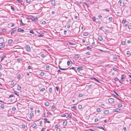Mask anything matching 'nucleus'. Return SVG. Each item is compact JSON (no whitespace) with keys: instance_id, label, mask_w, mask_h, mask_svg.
Masks as SVG:
<instances>
[{"instance_id":"nucleus-1","label":"nucleus","mask_w":131,"mask_h":131,"mask_svg":"<svg viewBox=\"0 0 131 131\" xmlns=\"http://www.w3.org/2000/svg\"><path fill=\"white\" fill-rule=\"evenodd\" d=\"M26 50L28 52H30V46L28 45H27L26 47Z\"/></svg>"},{"instance_id":"nucleus-2","label":"nucleus","mask_w":131,"mask_h":131,"mask_svg":"<svg viewBox=\"0 0 131 131\" xmlns=\"http://www.w3.org/2000/svg\"><path fill=\"white\" fill-rule=\"evenodd\" d=\"M108 101L110 103H112L114 102V99L113 98H110L108 99Z\"/></svg>"},{"instance_id":"nucleus-3","label":"nucleus","mask_w":131,"mask_h":131,"mask_svg":"<svg viewBox=\"0 0 131 131\" xmlns=\"http://www.w3.org/2000/svg\"><path fill=\"white\" fill-rule=\"evenodd\" d=\"M31 19L32 20L34 21H37L38 20V18L37 17L35 18L34 17H32L31 18Z\"/></svg>"},{"instance_id":"nucleus-4","label":"nucleus","mask_w":131,"mask_h":131,"mask_svg":"<svg viewBox=\"0 0 131 131\" xmlns=\"http://www.w3.org/2000/svg\"><path fill=\"white\" fill-rule=\"evenodd\" d=\"M120 3V5L121 6H124V3L123 1H120L119 2Z\"/></svg>"},{"instance_id":"nucleus-5","label":"nucleus","mask_w":131,"mask_h":131,"mask_svg":"<svg viewBox=\"0 0 131 131\" xmlns=\"http://www.w3.org/2000/svg\"><path fill=\"white\" fill-rule=\"evenodd\" d=\"M83 67L82 66H81L80 67H79L78 68L77 70L78 71H80L82 70Z\"/></svg>"},{"instance_id":"nucleus-6","label":"nucleus","mask_w":131,"mask_h":131,"mask_svg":"<svg viewBox=\"0 0 131 131\" xmlns=\"http://www.w3.org/2000/svg\"><path fill=\"white\" fill-rule=\"evenodd\" d=\"M24 30L23 29H21L20 28H18L17 30V31L18 32H23Z\"/></svg>"},{"instance_id":"nucleus-7","label":"nucleus","mask_w":131,"mask_h":131,"mask_svg":"<svg viewBox=\"0 0 131 131\" xmlns=\"http://www.w3.org/2000/svg\"><path fill=\"white\" fill-rule=\"evenodd\" d=\"M98 39L99 41H101L103 40V38L101 36H99L98 37Z\"/></svg>"},{"instance_id":"nucleus-8","label":"nucleus","mask_w":131,"mask_h":131,"mask_svg":"<svg viewBox=\"0 0 131 131\" xmlns=\"http://www.w3.org/2000/svg\"><path fill=\"white\" fill-rule=\"evenodd\" d=\"M17 89L18 90H20L21 89V87L20 85H17Z\"/></svg>"},{"instance_id":"nucleus-9","label":"nucleus","mask_w":131,"mask_h":131,"mask_svg":"<svg viewBox=\"0 0 131 131\" xmlns=\"http://www.w3.org/2000/svg\"><path fill=\"white\" fill-rule=\"evenodd\" d=\"M109 113L108 110H105L104 112V113L105 114H107Z\"/></svg>"},{"instance_id":"nucleus-10","label":"nucleus","mask_w":131,"mask_h":131,"mask_svg":"<svg viewBox=\"0 0 131 131\" xmlns=\"http://www.w3.org/2000/svg\"><path fill=\"white\" fill-rule=\"evenodd\" d=\"M36 126V123H33L31 126V127L33 128H34Z\"/></svg>"},{"instance_id":"nucleus-11","label":"nucleus","mask_w":131,"mask_h":131,"mask_svg":"<svg viewBox=\"0 0 131 131\" xmlns=\"http://www.w3.org/2000/svg\"><path fill=\"white\" fill-rule=\"evenodd\" d=\"M120 110L119 109L117 108L115 109L114 110V111L115 112H119L120 111Z\"/></svg>"},{"instance_id":"nucleus-12","label":"nucleus","mask_w":131,"mask_h":131,"mask_svg":"<svg viewBox=\"0 0 131 131\" xmlns=\"http://www.w3.org/2000/svg\"><path fill=\"white\" fill-rule=\"evenodd\" d=\"M16 30V29H13L12 30V31L11 32L10 34H13L14 33Z\"/></svg>"},{"instance_id":"nucleus-13","label":"nucleus","mask_w":131,"mask_h":131,"mask_svg":"<svg viewBox=\"0 0 131 131\" xmlns=\"http://www.w3.org/2000/svg\"><path fill=\"white\" fill-rule=\"evenodd\" d=\"M49 102H46L45 103V105L46 106H48L49 105Z\"/></svg>"},{"instance_id":"nucleus-14","label":"nucleus","mask_w":131,"mask_h":131,"mask_svg":"<svg viewBox=\"0 0 131 131\" xmlns=\"http://www.w3.org/2000/svg\"><path fill=\"white\" fill-rule=\"evenodd\" d=\"M51 3L52 4L54 5L55 4V1L54 0H52L51 1Z\"/></svg>"},{"instance_id":"nucleus-15","label":"nucleus","mask_w":131,"mask_h":131,"mask_svg":"<svg viewBox=\"0 0 131 131\" xmlns=\"http://www.w3.org/2000/svg\"><path fill=\"white\" fill-rule=\"evenodd\" d=\"M91 79H93L94 80L96 81H97L98 82H99V81L98 80H97V79H96L95 78H91Z\"/></svg>"},{"instance_id":"nucleus-16","label":"nucleus","mask_w":131,"mask_h":131,"mask_svg":"<svg viewBox=\"0 0 131 131\" xmlns=\"http://www.w3.org/2000/svg\"><path fill=\"white\" fill-rule=\"evenodd\" d=\"M125 75H122L121 78V80L124 79L125 78Z\"/></svg>"},{"instance_id":"nucleus-17","label":"nucleus","mask_w":131,"mask_h":131,"mask_svg":"<svg viewBox=\"0 0 131 131\" xmlns=\"http://www.w3.org/2000/svg\"><path fill=\"white\" fill-rule=\"evenodd\" d=\"M6 57V56L5 55H3L2 57L1 61H2L3 60H4V58Z\"/></svg>"},{"instance_id":"nucleus-18","label":"nucleus","mask_w":131,"mask_h":131,"mask_svg":"<svg viewBox=\"0 0 131 131\" xmlns=\"http://www.w3.org/2000/svg\"><path fill=\"white\" fill-rule=\"evenodd\" d=\"M97 127L99 129H102L103 130H105L104 128L102 126H97Z\"/></svg>"},{"instance_id":"nucleus-19","label":"nucleus","mask_w":131,"mask_h":131,"mask_svg":"<svg viewBox=\"0 0 131 131\" xmlns=\"http://www.w3.org/2000/svg\"><path fill=\"white\" fill-rule=\"evenodd\" d=\"M75 58L76 59H78L79 58V55L78 54H76L75 55Z\"/></svg>"},{"instance_id":"nucleus-20","label":"nucleus","mask_w":131,"mask_h":131,"mask_svg":"<svg viewBox=\"0 0 131 131\" xmlns=\"http://www.w3.org/2000/svg\"><path fill=\"white\" fill-rule=\"evenodd\" d=\"M88 33L87 32H84L83 33V35L85 36H86L88 35Z\"/></svg>"},{"instance_id":"nucleus-21","label":"nucleus","mask_w":131,"mask_h":131,"mask_svg":"<svg viewBox=\"0 0 131 131\" xmlns=\"http://www.w3.org/2000/svg\"><path fill=\"white\" fill-rule=\"evenodd\" d=\"M44 72H41L40 73V75L41 76H43L44 75Z\"/></svg>"},{"instance_id":"nucleus-22","label":"nucleus","mask_w":131,"mask_h":131,"mask_svg":"<svg viewBox=\"0 0 131 131\" xmlns=\"http://www.w3.org/2000/svg\"><path fill=\"white\" fill-rule=\"evenodd\" d=\"M13 40L12 39H9L8 41V42L9 43H10L12 42Z\"/></svg>"},{"instance_id":"nucleus-23","label":"nucleus","mask_w":131,"mask_h":131,"mask_svg":"<svg viewBox=\"0 0 131 131\" xmlns=\"http://www.w3.org/2000/svg\"><path fill=\"white\" fill-rule=\"evenodd\" d=\"M114 80L116 81L119 80L118 79L117 77L115 78L114 79Z\"/></svg>"},{"instance_id":"nucleus-24","label":"nucleus","mask_w":131,"mask_h":131,"mask_svg":"<svg viewBox=\"0 0 131 131\" xmlns=\"http://www.w3.org/2000/svg\"><path fill=\"white\" fill-rule=\"evenodd\" d=\"M30 115L31 116H33L34 115V114L33 113H30ZM32 118L31 117H30V119H31V118Z\"/></svg>"},{"instance_id":"nucleus-25","label":"nucleus","mask_w":131,"mask_h":131,"mask_svg":"<svg viewBox=\"0 0 131 131\" xmlns=\"http://www.w3.org/2000/svg\"><path fill=\"white\" fill-rule=\"evenodd\" d=\"M46 70H48L49 69V66L48 65H47L46 66Z\"/></svg>"},{"instance_id":"nucleus-26","label":"nucleus","mask_w":131,"mask_h":131,"mask_svg":"<svg viewBox=\"0 0 131 131\" xmlns=\"http://www.w3.org/2000/svg\"><path fill=\"white\" fill-rule=\"evenodd\" d=\"M68 117H69L70 118H71V115L70 114L68 115L66 117V118H67Z\"/></svg>"},{"instance_id":"nucleus-27","label":"nucleus","mask_w":131,"mask_h":131,"mask_svg":"<svg viewBox=\"0 0 131 131\" xmlns=\"http://www.w3.org/2000/svg\"><path fill=\"white\" fill-rule=\"evenodd\" d=\"M1 107L2 108H4V104H2L1 105Z\"/></svg>"},{"instance_id":"nucleus-28","label":"nucleus","mask_w":131,"mask_h":131,"mask_svg":"<svg viewBox=\"0 0 131 131\" xmlns=\"http://www.w3.org/2000/svg\"><path fill=\"white\" fill-rule=\"evenodd\" d=\"M49 92L51 93L52 92V90L51 88H49Z\"/></svg>"},{"instance_id":"nucleus-29","label":"nucleus","mask_w":131,"mask_h":131,"mask_svg":"<svg viewBox=\"0 0 131 131\" xmlns=\"http://www.w3.org/2000/svg\"><path fill=\"white\" fill-rule=\"evenodd\" d=\"M122 106V105L121 104H119L118 105V107H121Z\"/></svg>"},{"instance_id":"nucleus-30","label":"nucleus","mask_w":131,"mask_h":131,"mask_svg":"<svg viewBox=\"0 0 131 131\" xmlns=\"http://www.w3.org/2000/svg\"><path fill=\"white\" fill-rule=\"evenodd\" d=\"M78 108L79 109H81L82 108V106L81 105H79L78 106Z\"/></svg>"},{"instance_id":"nucleus-31","label":"nucleus","mask_w":131,"mask_h":131,"mask_svg":"<svg viewBox=\"0 0 131 131\" xmlns=\"http://www.w3.org/2000/svg\"><path fill=\"white\" fill-rule=\"evenodd\" d=\"M45 90V89L44 88H42L40 90L41 91H43Z\"/></svg>"},{"instance_id":"nucleus-32","label":"nucleus","mask_w":131,"mask_h":131,"mask_svg":"<svg viewBox=\"0 0 131 131\" xmlns=\"http://www.w3.org/2000/svg\"><path fill=\"white\" fill-rule=\"evenodd\" d=\"M68 43H69V45H74V43H73L71 42H69Z\"/></svg>"},{"instance_id":"nucleus-33","label":"nucleus","mask_w":131,"mask_h":131,"mask_svg":"<svg viewBox=\"0 0 131 131\" xmlns=\"http://www.w3.org/2000/svg\"><path fill=\"white\" fill-rule=\"evenodd\" d=\"M5 45L3 44H2L1 46V47H2V48H4L5 47Z\"/></svg>"},{"instance_id":"nucleus-34","label":"nucleus","mask_w":131,"mask_h":131,"mask_svg":"<svg viewBox=\"0 0 131 131\" xmlns=\"http://www.w3.org/2000/svg\"><path fill=\"white\" fill-rule=\"evenodd\" d=\"M29 32L30 33L32 34H34V32L32 30H30Z\"/></svg>"},{"instance_id":"nucleus-35","label":"nucleus","mask_w":131,"mask_h":131,"mask_svg":"<svg viewBox=\"0 0 131 131\" xmlns=\"http://www.w3.org/2000/svg\"><path fill=\"white\" fill-rule=\"evenodd\" d=\"M0 41H2L3 42L4 41V39L3 38H1L0 39Z\"/></svg>"},{"instance_id":"nucleus-36","label":"nucleus","mask_w":131,"mask_h":131,"mask_svg":"<svg viewBox=\"0 0 131 131\" xmlns=\"http://www.w3.org/2000/svg\"><path fill=\"white\" fill-rule=\"evenodd\" d=\"M20 77V74H19L17 76V78L18 79H19Z\"/></svg>"},{"instance_id":"nucleus-37","label":"nucleus","mask_w":131,"mask_h":131,"mask_svg":"<svg viewBox=\"0 0 131 131\" xmlns=\"http://www.w3.org/2000/svg\"><path fill=\"white\" fill-rule=\"evenodd\" d=\"M100 108H98L97 109V111L98 112H100Z\"/></svg>"},{"instance_id":"nucleus-38","label":"nucleus","mask_w":131,"mask_h":131,"mask_svg":"<svg viewBox=\"0 0 131 131\" xmlns=\"http://www.w3.org/2000/svg\"><path fill=\"white\" fill-rule=\"evenodd\" d=\"M20 21H21V24H22V25L23 26H24V25H25V24H24V23H23V22H22V20L21 19V20H20Z\"/></svg>"},{"instance_id":"nucleus-39","label":"nucleus","mask_w":131,"mask_h":131,"mask_svg":"<svg viewBox=\"0 0 131 131\" xmlns=\"http://www.w3.org/2000/svg\"><path fill=\"white\" fill-rule=\"evenodd\" d=\"M59 68L61 70H66V68H60V67H59Z\"/></svg>"},{"instance_id":"nucleus-40","label":"nucleus","mask_w":131,"mask_h":131,"mask_svg":"<svg viewBox=\"0 0 131 131\" xmlns=\"http://www.w3.org/2000/svg\"><path fill=\"white\" fill-rule=\"evenodd\" d=\"M82 94H79V97H82Z\"/></svg>"},{"instance_id":"nucleus-41","label":"nucleus","mask_w":131,"mask_h":131,"mask_svg":"<svg viewBox=\"0 0 131 131\" xmlns=\"http://www.w3.org/2000/svg\"><path fill=\"white\" fill-rule=\"evenodd\" d=\"M70 64V62L69 61H68L67 62V65L69 66Z\"/></svg>"},{"instance_id":"nucleus-42","label":"nucleus","mask_w":131,"mask_h":131,"mask_svg":"<svg viewBox=\"0 0 131 131\" xmlns=\"http://www.w3.org/2000/svg\"><path fill=\"white\" fill-rule=\"evenodd\" d=\"M112 17H110L109 18V20L110 21H111L112 20Z\"/></svg>"},{"instance_id":"nucleus-43","label":"nucleus","mask_w":131,"mask_h":131,"mask_svg":"<svg viewBox=\"0 0 131 131\" xmlns=\"http://www.w3.org/2000/svg\"><path fill=\"white\" fill-rule=\"evenodd\" d=\"M41 57L42 58H44L45 57V54H42L41 55Z\"/></svg>"},{"instance_id":"nucleus-44","label":"nucleus","mask_w":131,"mask_h":131,"mask_svg":"<svg viewBox=\"0 0 131 131\" xmlns=\"http://www.w3.org/2000/svg\"><path fill=\"white\" fill-rule=\"evenodd\" d=\"M44 119L48 123H49V122L48 121H47V118H44Z\"/></svg>"},{"instance_id":"nucleus-45","label":"nucleus","mask_w":131,"mask_h":131,"mask_svg":"<svg viewBox=\"0 0 131 131\" xmlns=\"http://www.w3.org/2000/svg\"><path fill=\"white\" fill-rule=\"evenodd\" d=\"M98 121V119L97 118H96L95 119V122H96Z\"/></svg>"},{"instance_id":"nucleus-46","label":"nucleus","mask_w":131,"mask_h":131,"mask_svg":"<svg viewBox=\"0 0 131 131\" xmlns=\"http://www.w3.org/2000/svg\"><path fill=\"white\" fill-rule=\"evenodd\" d=\"M31 1V0H26V2L27 3H28Z\"/></svg>"},{"instance_id":"nucleus-47","label":"nucleus","mask_w":131,"mask_h":131,"mask_svg":"<svg viewBox=\"0 0 131 131\" xmlns=\"http://www.w3.org/2000/svg\"><path fill=\"white\" fill-rule=\"evenodd\" d=\"M25 127V126L24 125H22V127L23 128H24Z\"/></svg>"},{"instance_id":"nucleus-48","label":"nucleus","mask_w":131,"mask_h":131,"mask_svg":"<svg viewBox=\"0 0 131 131\" xmlns=\"http://www.w3.org/2000/svg\"><path fill=\"white\" fill-rule=\"evenodd\" d=\"M55 88H56V90H57V91H58V90H59V88H58V87H57V86H56L55 87Z\"/></svg>"},{"instance_id":"nucleus-49","label":"nucleus","mask_w":131,"mask_h":131,"mask_svg":"<svg viewBox=\"0 0 131 131\" xmlns=\"http://www.w3.org/2000/svg\"><path fill=\"white\" fill-rule=\"evenodd\" d=\"M71 108H73L75 110L76 109V106H73V107H72Z\"/></svg>"},{"instance_id":"nucleus-50","label":"nucleus","mask_w":131,"mask_h":131,"mask_svg":"<svg viewBox=\"0 0 131 131\" xmlns=\"http://www.w3.org/2000/svg\"><path fill=\"white\" fill-rule=\"evenodd\" d=\"M12 110L13 111H14L16 110V108L15 107H13L12 108Z\"/></svg>"},{"instance_id":"nucleus-51","label":"nucleus","mask_w":131,"mask_h":131,"mask_svg":"<svg viewBox=\"0 0 131 131\" xmlns=\"http://www.w3.org/2000/svg\"><path fill=\"white\" fill-rule=\"evenodd\" d=\"M126 20H125L123 19L122 21V23L123 24H124Z\"/></svg>"},{"instance_id":"nucleus-52","label":"nucleus","mask_w":131,"mask_h":131,"mask_svg":"<svg viewBox=\"0 0 131 131\" xmlns=\"http://www.w3.org/2000/svg\"><path fill=\"white\" fill-rule=\"evenodd\" d=\"M130 52L129 51H127V55H129L130 54Z\"/></svg>"},{"instance_id":"nucleus-53","label":"nucleus","mask_w":131,"mask_h":131,"mask_svg":"<svg viewBox=\"0 0 131 131\" xmlns=\"http://www.w3.org/2000/svg\"><path fill=\"white\" fill-rule=\"evenodd\" d=\"M66 116V115H65V114H63L61 115V116L63 117H65Z\"/></svg>"},{"instance_id":"nucleus-54","label":"nucleus","mask_w":131,"mask_h":131,"mask_svg":"<svg viewBox=\"0 0 131 131\" xmlns=\"http://www.w3.org/2000/svg\"><path fill=\"white\" fill-rule=\"evenodd\" d=\"M93 20V21H95V17H93L92 18Z\"/></svg>"},{"instance_id":"nucleus-55","label":"nucleus","mask_w":131,"mask_h":131,"mask_svg":"<svg viewBox=\"0 0 131 131\" xmlns=\"http://www.w3.org/2000/svg\"><path fill=\"white\" fill-rule=\"evenodd\" d=\"M122 43L123 45H124L125 44V41H123L122 42Z\"/></svg>"},{"instance_id":"nucleus-56","label":"nucleus","mask_w":131,"mask_h":131,"mask_svg":"<svg viewBox=\"0 0 131 131\" xmlns=\"http://www.w3.org/2000/svg\"><path fill=\"white\" fill-rule=\"evenodd\" d=\"M14 82H12L10 83L11 85H13L14 84Z\"/></svg>"},{"instance_id":"nucleus-57","label":"nucleus","mask_w":131,"mask_h":131,"mask_svg":"<svg viewBox=\"0 0 131 131\" xmlns=\"http://www.w3.org/2000/svg\"><path fill=\"white\" fill-rule=\"evenodd\" d=\"M14 96V95L13 94H11L9 95V97H13Z\"/></svg>"},{"instance_id":"nucleus-58","label":"nucleus","mask_w":131,"mask_h":131,"mask_svg":"<svg viewBox=\"0 0 131 131\" xmlns=\"http://www.w3.org/2000/svg\"><path fill=\"white\" fill-rule=\"evenodd\" d=\"M60 128H57L56 129V131H60Z\"/></svg>"},{"instance_id":"nucleus-59","label":"nucleus","mask_w":131,"mask_h":131,"mask_svg":"<svg viewBox=\"0 0 131 131\" xmlns=\"http://www.w3.org/2000/svg\"><path fill=\"white\" fill-rule=\"evenodd\" d=\"M66 32H67V31L66 30H64V34H66Z\"/></svg>"},{"instance_id":"nucleus-60","label":"nucleus","mask_w":131,"mask_h":131,"mask_svg":"<svg viewBox=\"0 0 131 131\" xmlns=\"http://www.w3.org/2000/svg\"><path fill=\"white\" fill-rule=\"evenodd\" d=\"M74 69H75V68L74 67H72L71 68H70V69H73L74 70Z\"/></svg>"},{"instance_id":"nucleus-61","label":"nucleus","mask_w":131,"mask_h":131,"mask_svg":"<svg viewBox=\"0 0 131 131\" xmlns=\"http://www.w3.org/2000/svg\"><path fill=\"white\" fill-rule=\"evenodd\" d=\"M42 23L43 24H45L46 23V22L45 21H43L42 22Z\"/></svg>"},{"instance_id":"nucleus-62","label":"nucleus","mask_w":131,"mask_h":131,"mask_svg":"<svg viewBox=\"0 0 131 131\" xmlns=\"http://www.w3.org/2000/svg\"><path fill=\"white\" fill-rule=\"evenodd\" d=\"M128 28L129 29H130L131 28V26L129 25L128 26Z\"/></svg>"},{"instance_id":"nucleus-63","label":"nucleus","mask_w":131,"mask_h":131,"mask_svg":"<svg viewBox=\"0 0 131 131\" xmlns=\"http://www.w3.org/2000/svg\"><path fill=\"white\" fill-rule=\"evenodd\" d=\"M105 10L107 12H108L109 11V10L108 9H105Z\"/></svg>"},{"instance_id":"nucleus-64","label":"nucleus","mask_w":131,"mask_h":131,"mask_svg":"<svg viewBox=\"0 0 131 131\" xmlns=\"http://www.w3.org/2000/svg\"><path fill=\"white\" fill-rule=\"evenodd\" d=\"M28 69H31V67L30 66H29L28 67Z\"/></svg>"}]
</instances>
